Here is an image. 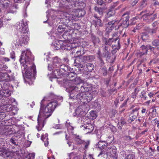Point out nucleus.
Listing matches in <instances>:
<instances>
[{
	"mask_svg": "<svg viewBox=\"0 0 159 159\" xmlns=\"http://www.w3.org/2000/svg\"><path fill=\"white\" fill-rule=\"evenodd\" d=\"M87 71H92L94 68V65L90 63H89L86 64Z\"/></svg>",
	"mask_w": 159,
	"mask_h": 159,
	"instance_id": "4be33fe9",
	"label": "nucleus"
},
{
	"mask_svg": "<svg viewBox=\"0 0 159 159\" xmlns=\"http://www.w3.org/2000/svg\"><path fill=\"white\" fill-rule=\"evenodd\" d=\"M67 2H70L71 3H73L78 2L79 0H66Z\"/></svg>",
	"mask_w": 159,
	"mask_h": 159,
	"instance_id": "49530a36",
	"label": "nucleus"
},
{
	"mask_svg": "<svg viewBox=\"0 0 159 159\" xmlns=\"http://www.w3.org/2000/svg\"><path fill=\"white\" fill-rule=\"evenodd\" d=\"M15 140H16V139H15V138H12L10 139V142L13 144L15 145H16L17 144V143L15 142Z\"/></svg>",
	"mask_w": 159,
	"mask_h": 159,
	"instance_id": "ea45409f",
	"label": "nucleus"
},
{
	"mask_svg": "<svg viewBox=\"0 0 159 159\" xmlns=\"http://www.w3.org/2000/svg\"><path fill=\"white\" fill-rule=\"evenodd\" d=\"M97 115L95 112L93 111H92L90 112V115L89 117L90 119L92 120H94L96 118Z\"/></svg>",
	"mask_w": 159,
	"mask_h": 159,
	"instance_id": "393cba45",
	"label": "nucleus"
},
{
	"mask_svg": "<svg viewBox=\"0 0 159 159\" xmlns=\"http://www.w3.org/2000/svg\"><path fill=\"white\" fill-rule=\"evenodd\" d=\"M70 68L68 66H66L64 64L61 65L58 68H57L56 70L57 71H59L58 73V75H62L65 74L66 72H68L70 70Z\"/></svg>",
	"mask_w": 159,
	"mask_h": 159,
	"instance_id": "0eeeda50",
	"label": "nucleus"
},
{
	"mask_svg": "<svg viewBox=\"0 0 159 159\" xmlns=\"http://www.w3.org/2000/svg\"><path fill=\"white\" fill-rule=\"evenodd\" d=\"M83 58L84 61H92L94 60L95 57L93 56H87L83 57Z\"/></svg>",
	"mask_w": 159,
	"mask_h": 159,
	"instance_id": "aec40b11",
	"label": "nucleus"
},
{
	"mask_svg": "<svg viewBox=\"0 0 159 159\" xmlns=\"http://www.w3.org/2000/svg\"><path fill=\"white\" fill-rule=\"evenodd\" d=\"M128 98L121 105V107H122L125 106L128 100Z\"/></svg>",
	"mask_w": 159,
	"mask_h": 159,
	"instance_id": "864d4df0",
	"label": "nucleus"
},
{
	"mask_svg": "<svg viewBox=\"0 0 159 159\" xmlns=\"http://www.w3.org/2000/svg\"><path fill=\"white\" fill-rule=\"evenodd\" d=\"M117 43L116 44H113L112 46V48L113 50L116 51L119 49L120 48V46L119 43V39L117 40Z\"/></svg>",
	"mask_w": 159,
	"mask_h": 159,
	"instance_id": "5701e85b",
	"label": "nucleus"
},
{
	"mask_svg": "<svg viewBox=\"0 0 159 159\" xmlns=\"http://www.w3.org/2000/svg\"><path fill=\"white\" fill-rule=\"evenodd\" d=\"M119 23L118 20H113L109 21L107 25L106 30L107 32H109L111 31L114 28L116 30H117L120 28V26L117 25Z\"/></svg>",
	"mask_w": 159,
	"mask_h": 159,
	"instance_id": "20e7f679",
	"label": "nucleus"
},
{
	"mask_svg": "<svg viewBox=\"0 0 159 159\" xmlns=\"http://www.w3.org/2000/svg\"><path fill=\"white\" fill-rule=\"evenodd\" d=\"M154 93L152 92H150L148 93V95L150 97H152L154 95Z\"/></svg>",
	"mask_w": 159,
	"mask_h": 159,
	"instance_id": "8fccbe9b",
	"label": "nucleus"
},
{
	"mask_svg": "<svg viewBox=\"0 0 159 159\" xmlns=\"http://www.w3.org/2000/svg\"><path fill=\"white\" fill-rule=\"evenodd\" d=\"M79 88H78V87L76 86H73L70 87L68 89L69 90L70 93V97L71 98H74V93L75 92H77V91L79 90Z\"/></svg>",
	"mask_w": 159,
	"mask_h": 159,
	"instance_id": "9d476101",
	"label": "nucleus"
},
{
	"mask_svg": "<svg viewBox=\"0 0 159 159\" xmlns=\"http://www.w3.org/2000/svg\"><path fill=\"white\" fill-rule=\"evenodd\" d=\"M84 128L86 130V132L87 133L91 132L93 129V125L90 124H88L86 126H84Z\"/></svg>",
	"mask_w": 159,
	"mask_h": 159,
	"instance_id": "412c9836",
	"label": "nucleus"
},
{
	"mask_svg": "<svg viewBox=\"0 0 159 159\" xmlns=\"http://www.w3.org/2000/svg\"><path fill=\"white\" fill-rule=\"evenodd\" d=\"M127 158L129 159H135L134 155L133 154H129L127 156Z\"/></svg>",
	"mask_w": 159,
	"mask_h": 159,
	"instance_id": "c03bdc74",
	"label": "nucleus"
},
{
	"mask_svg": "<svg viewBox=\"0 0 159 159\" xmlns=\"http://www.w3.org/2000/svg\"><path fill=\"white\" fill-rule=\"evenodd\" d=\"M146 111V109L145 108H143L141 111V112L142 113H145Z\"/></svg>",
	"mask_w": 159,
	"mask_h": 159,
	"instance_id": "680f3d73",
	"label": "nucleus"
},
{
	"mask_svg": "<svg viewBox=\"0 0 159 159\" xmlns=\"http://www.w3.org/2000/svg\"><path fill=\"white\" fill-rule=\"evenodd\" d=\"M108 146V143L105 141H99L96 145L97 147L101 149H103L106 148Z\"/></svg>",
	"mask_w": 159,
	"mask_h": 159,
	"instance_id": "2eb2a0df",
	"label": "nucleus"
},
{
	"mask_svg": "<svg viewBox=\"0 0 159 159\" xmlns=\"http://www.w3.org/2000/svg\"><path fill=\"white\" fill-rule=\"evenodd\" d=\"M147 46L149 48V49L150 50H151V51L153 50L154 49V47H152L150 45H147Z\"/></svg>",
	"mask_w": 159,
	"mask_h": 159,
	"instance_id": "3c124183",
	"label": "nucleus"
},
{
	"mask_svg": "<svg viewBox=\"0 0 159 159\" xmlns=\"http://www.w3.org/2000/svg\"><path fill=\"white\" fill-rule=\"evenodd\" d=\"M64 43L62 40H58L56 41L54 44L55 48L57 50L61 48L63 49L64 45Z\"/></svg>",
	"mask_w": 159,
	"mask_h": 159,
	"instance_id": "f8f14e48",
	"label": "nucleus"
},
{
	"mask_svg": "<svg viewBox=\"0 0 159 159\" xmlns=\"http://www.w3.org/2000/svg\"><path fill=\"white\" fill-rule=\"evenodd\" d=\"M114 102L115 106H117V103L119 102V99H116Z\"/></svg>",
	"mask_w": 159,
	"mask_h": 159,
	"instance_id": "6e6d98bb",
	"label": "nucleus"
},
{
	"mask_svg": "<svg viewBox=\"0 0 159 159\" xmlns=\"http://www.w3.org/2000/svg\"><path fill=\"white\" fill-rule=\"evenodd\" d=\"M65 25H60L58 27L57 29V31L59 33H62L63 31H65V32L63 35V37L65 38L64 37L65 36H70V34L68 32H70L71 30L70 29L68 30H66V28H65Z\"/></svg>",
	"mask_w": 159,
	"mask_h": 159,
	"instance_id": "1a4fd4ad",
	"label": "nucleus"
},
{
	"mask_svg": "<svg viewBox=\"0 0 159 159\" xmlns=\"http://www.w3.org/2000/svg\"><path fill=\"white\" fill-rule=\"evenodd\" d=\"M41 139L43 140V141H44V144L45 146H47L48 144V138H43V135H42Z\"/></svg>",
	"mask_w": 159,
	"mask_h": 159,
	"instance_id": "72a5a7b5",
	"label": "nucleus"
},
{
	"mask_svg": "<svg viewBox=\"0 0 159 159\" xmlns=\"http://www.w3.org/2000/svg\"><path fill=\"white\" fill-rule=\"evenodd\" d=\"M95 11L98 13L100 15H102V10L101 8H98L97 7H95L94 8Z\"/></svg>",
	"mask_w": 159,
	"mask_h": 159,
	"instance_id": "473e14b6",
	"label": "nucleus"
},
{
	"mask_svg": "<svg viewBox=\"0 0 159 159\" xmlns=\"http://www.w3.org/2000/svg\"><path fill=\"white\" fill-rule=\"evenodd\" d=\"M63 15H64V16L65 17H64V18L65 19H66V20L68 19L69 20H70V18L71 17V16L69 14L65 12V13H64Z\"/></svg>",
	"mask_w": 159,
	"mask_h": 159,
	"instance_id": "f704fd0d",
	"label": "nucleus"
},
{
	"mask_svg": "<svg viewBox=\"0 0 159 159\" xmlns=\"http://www.w3.org/2000/svg\"><path fill=\"white\" fill-rule=\"evenodd\" d=\"M149 17L147 15H143L141 17V19H143L144 20H146L149 19Z\"/></svg>",
	"mask_w": 159,
	"mask_h": 159,
	"instance_id": "37998d69",
	"label": "nucleus"
},
{
	"mask_svg": "<svg viewBox=\"0 0 159 159\" xmlns=\"http://www.w3.org/2000/svg\"><path fill=\"white\" fill-rule=\"evenodd\" d=\"M156 32V30L155 29H152L151 30V33L152 34L155 33Z\"/></svg>",
	"mask_w": 159,
	"mask_h": 159,
	"instance_id": "774afa93",
	"label": "nucleus"
},
{
	"mask_svg": "<svg viewBox=\"0 0 159 159\" xmlns=\"http://www.w3.org/2000/svg\"><path fill=\"white\" fill-rule=\"evenodd\" d=\"M105 154V152L104 150L102 151L98 155V157H103Z\"/></svg>",
	"mask_w": 159,
	"mask_h": 159,
	"instance_id": "a19ab883",
	"label": "nucleus"
},
{
	"mask_svg": "<svg viewBox=\"0 0 159 159\" xmlns=\"http://www.w3.org/2000/svg\"><path fill=\"white\" fill-rule=\"evenodd\" d=\"M112 12L111 11H110L108 12L107 15L110 16H112Z\"/></svg>",
	"mask_w": 159,
	"mask_h": 159,
	"instance_id": "4d7b16f0",
	"label": "nucleus"
},
{
	"mask_svg": "<svg viewBox=\"0 0 159 159\" xmlns=\"http://www.w3.org/2000/svg\"><path fill=\"white\" fill-rule=\"evenodd\" d=\"M110 50V49L107 46H105L104 48V50L105 52H108V50Z\"/></svg>",
	"mask_w": 159,
	"mask_h": 159,
	"instance_id": "09e8293b",
	"label": "nucleus"
},
{
	"mask_svg": "<svg viewBox=\"0 0 159 159\" xmlns=\"http://www.w3.org/2000/svg\"><path fill=\"white\" fill-rule=\"evenodd\" d=\"M31 52L30 50H27L26 52L25 51L22 52L20 59L21 64L24 69L25 76L28 78H30L32 72H33L34 75L36 73V67L34 65L30 66H28L31 60Z\"/></svg>",
	"mask_w": 159,
	"mask_h": 159,
	"instance_id": "f03ea898",
	"label": "nucleus"
},
{
	"mask_svg": "<svg viewBox=\"0 0 159 159\" xmlns=\"http://www.w3.org/2000/svg\"><path fill=\"white\" fill-rule=\"evenodd\" d=\"M150 100H149V101H147V102H145L144 103V104L145 105H148L150 103Z\"/></svg>",
	"mask_w": 159,
	"mask_h": 159,
	"instance_id": "e2e57ef3",
	"label": "nucleus"
},
{
	"mask_svg": "<svg viewBox=\"0 0 159 159\" xmlns=\"http://www.w3.org/2000/svg\"><path fill=\"white\" fill-rule=\"evenodd\" d=\"M139 0H134L132 3L133 5L134 6L138 2Z\"/></svg>",
	"mask_w": 159,
	"mask_h": 159,
	"instance_id": "603ef678",
	"label": "nucleus"
},
{
	"mask_svg": "<svg viewBox=\"0 0 159 159\" xmlns=\"http://www.w3.org/2000/svg\"><path fill=\"white\" fill-rule=\"evenodd\" d=\"M154 154V151H151V152H150L149 156H153Z\"/></svg>",
	"mask_w": 159,
	"mask_h": 159,
	"instance_id": "0e129e2a",
	"label": "nucleus"
},
{
	"mask_svg": "<svg viewBox=\"0 0 159 159\" xmlns=\"http://www.w3.org/2000/svg\"><path fill=\"white\" fill-rule=\"evenodd\" d=\"M64 45L63 48V49H66L67 50H70L72 48H74L75 47V46H73V45H75V43H68L67 44L65 42L64 43Z\"/></svg>",
	"mask_w": 159,
	"mask_h": 159,
	"instance_id": "dca6fc26",
	"label": "nucleus"
},
{
	"mask_svg": "<svg viewBox=\"0 0 159 159\" xmlns=\"http://www.w3.org/2000/svg\"><path fill=\"white\" fill-rule=\"evenodd\" d=\"M67 127H68V131H70L71 132H72L74 129V127L70 125V123H69V125H67Z\"/></svg>",
	"mask_w": 159,
	"mask_h": 159,
	"instance_id": "e433bc0d",
	"label": "nucleus"
},
{
	"mask_svg": "<svg viewBox=\"0 0 159 159\" xmlns=\"http://www.w3.org/2000/svg\"><path fill=\"white\" fill-rule=\"evenodd\" d=\"M86 97L84 100L83 101V103L88 102H90L93 98V95L89 92H87L85 93Z\"/></svg>",
	"mask_w": 159,
	"mask_h": 159,
	"instance_id": "a211bd4d",
	"label": "nucleus"
},
{
	"mask_svg": "<svg viewBox=\"0 0 159 159\" xmlns=\"http://www.w3.org/2000/svg\"><path fill=\"white\" fill-rule=\"evenodd\" d=\"M102 70L103 75L104 76L106 75L107 74V69L103 67L102 69Z\"/></svg>",
	"mask_w": 159,
	"mask_h": 159,
	"instance_id": "58836bf2",
	"label": "nucleus"
},
{
	"mask_svg": "<svg viewBox=\"0 0 159 159\" xmlns=\"http://www.w3.org/2000/svg\"><path fill=\"white\" fill-rule=\"evenodd\" d=\"M153 5L155 6H156L157 5H159V2L158 1H156L154 2Z\"/></svg>",
	"mask_w": 159,
	"mask_h": 159,
	"instance_id": "bf43d9fd",
	"label": "nucleus"
},
{
	"mask_svg": "<svg viewBox=\"0 0 159 159\" xmlns=\"http://www.w3.org/2000/svg\"><path fill=\"white\" fill-rule=\"evenodd\" d=\"M157 22H154L152 24V26L153 27L156 26L157 25Z\"/></svg>",
	"mask_w": 159,
	"mask_h": 159,
	"instance_id": "69168bd1",
	"label": "nucleus"
},
{
	"mask_svg": "<svg viewBox=\"0 0 159 159\" xmlns=\"http://www.w3.org/2000/svg\"><path fill=\"white\" fill-rule=\"evenodd\" d=\"M129 16L127 13H125L122 16V19H123V23L119 25L120 28L122 26L123 28H126L129 25Z\"/></svg>",
	"mask_w": 159,
	"mask_h": 159,
	"instance_id": "423d86ee",
	"label": "nucleus"
},
{
	"mask_svg": "<svg viewBox=\"0 0 159 159\" xmlns=\"http://www.w3.org/2000/svg\"><path fill=\"white\" fill-rule=\"evenodd\" d=\"M72 81L75 84H79L82 82V80L80 77H78L75 78L74 80H72Z\"/></svg>",
	"mask_w": 159,
	"mask_h": 159,
	"instance_id": "a878e982",
	"label": "nucleus"
},
{
	"mask_svg": "<svg viewBox=\"0 0 159 159\" xmlns=\"http://www.w3.org/2000/svg\"><path fill=\"white\" fill-rule=\"evenodd\" d=\"M23 43H24L22 38L21 39H19L18 42H16L15 45L16 46H21Z\"/></svg>",
	"mask_w": 159,
	"mask_h": 159,
	"instance_id": "2f4dec72",
	"label": "nucleus"
},
{
	"mask_svg": "<svg viewBox=\"0 0 159 159\" xmlns=\"http://www.w3.org/2000/svg\"><path fill=\"white\" fill-rule=\"evenodd\" d=\"M5 75H7V74L6 73L0 72V79H4Z\"/></svg>",
	"mask_w": 159,
	"mask_h": 159,
	"instance_id": "79ce46f5",
	"label": "nucleus"
},
{
	"mask_svg": "<svg viewBox=\"0 0 159 159\" xmlns=\"http://www.w3.org/2000/svg\"><path fill=\"white\" fill-rule=\"evenodd\" d=\"M95 24L96 25H98L99 26H102V23L100 19H98L96 20L95 21Z\"/></svg>",
	"mask_w": 159,
	"mask_h": 159,
	"instance_id": "c9c22d12",
	"label": "nucleus"
},
{
	"mask_svg": "<svg viewBox=\"0 0 159 159\" xmlns=\"http://www.w3.org/2000/svg\"><path fill=\"white\" fill-rule=\"evenodd\" d=\"M82 144H83V145L85 146V148H88V147L89 144V142H85L84 141V143Z\"/></svg>",
	"mask_w": 159,
	"mask_h": 159,
	"instance_id": "de8ad7c7",
	"label": "nucleus"
},
{
	"mask_svg": "<svg viewBox=\"0 0 159 159\" xmlns=\"http://www.w3.org/2000/svg\"><path fill=\"white\" fill-rule=\"evenodd\" d=\"M83 61V57L81 58L77 57L75 60L74 65L75 66L79 65L80 67L82 68L83 66L81 64V63L82 62H84Z\"/></svg>",
	"mask_w": 159,
	"mask_h": 159,
	"instance_id": "f3484780",
	"label": "nucleus"
},
{
	"mask_svg": "<svg viewBox=\"0 0 159 159\" xmlns=\"http://www.w3.org/2000/svg\"><path fill=\"white\" fill-rule=\"evenodd\" d=\"M44 101V100L43 99L40 102V108L38 119V126H36L39 131L41 130L44 126L46 119L51 116L57 105V101L55 100L50 102L44 108L43 105Z\"/></svg>",
	"mask_w": 159,
	"mask_h": 159,
	"instance_id": "f257e3e1",
	"label": "nucleus"
},
{
	"mask_svg": "<svg viewBox=\"0 0 159 159\" xmlns=\"http://www.w3.org/2000/svg\"><path fill=\"white\" fill-rule=\"evenodd\" d=\"M157 17V15L156 14H151L150 16V19H151L152 20H153L154 19L156 18Z\"/></svg>",
	"mask_w": 159,
	"mask_h": 159,
	"instance_id": "a18cd8bd",
	"label": "nucleus"
},
{
	"mask_svg": "<svg viewBox=\"0 0 159 159\" xmlns=\"http://www.w3.org/2000/svg\"><path fill=\"white\" fill-rule=\"evenodd\" d=\"M146 93V91L144 90L142 91L141 98V100L143 101L146 100V99L147 96L145 95Z\"/></svg>",
	"mask_w": 159,
	"mask_h": 159,
	"instance_id": "c85d7f7f",
	"label": "nucleus"
},
{
	"mask_svg": "<svg viewBox=\"0 0 159 159\" xmlns=\"http://www.w3.org/2000/svg\"><path fill=\"white\" fill-rule=\"evenodd\" d=\"M35 155L34 153H30L23 157L22 159H34Z\"/></svg>",
	"mask_w": 159,
	"mask_h": 159,
	"instance_id": "b1692460",
	"label": "nucleus"
},
{
	"mask_svg": "<svg viewBox=\"0 0 159 159\" xmlns=\"http://www.w3.org/2000/svg\"><path fill=\"white\" fill-rule=\"evenodd\" d=\"M119 39V37L117 36L116 38H112L109 39H107L105 38H103L102 40L103 41L105 42V45H110L113 42H116Z\"/></svg>",
	"mask_w": 159,
	"mask_h": 159,
	"instance_id": "9b49d317",
	"label": "nucleus"
},
{
	"mask_svg": "<svg viewBox=\"0 0 159 159\" xmlns=\"http://www.w3.org/2000/svg\"><path fill=\"white\" fill-rule=\"evenodd\" d=\"M22 38L24 44L27 43L29 40V38L27 35H24Z\"/></svg>",
	"mask_w": 159,
	"mask_h": 159,
	"instance_id": "c756f323",
	"label": "nucleus"
},
{
	"mask_svg": "<svg viewBox=\"0 0 159 159\" xmlns=\"http://www.w3.org/2000/svg\"><path fill=\"white\" fill-rule=\"evenodd\" d=\"M157 110L156 109H153L152 111V112L155 113L154 115H156V112Z\"/></svg>",
	"mask_w": 159,
	"mask_h": 159,
	"instance_id": "338daca9",
	"label": "nucleus"
},
{
	"mask_svg": "<svg viewBox=\"0 0 159 159\" xmlns=\"http://www.w3.org/2000/svg\"><path fill=\"white\" fill-rule=\"evenodd\" d=\"M147 47L144 45H143L140 49V56L147 54Z\"/></svg>",
	"mask_w": 159,
	"mask_h": 159,
	"instance_id": "6ab92c4d",
	"label": "nucleus"
},
{
	"mask_svg": "<svg viewBox=\"0 0 159 159\" xmlns=\"http://www.w3.org/2000/svg\"><path fill=\"white\" fill-rule=\"evenodd\" d=\"M75 112L76 114L77 115H81L82 114L81 110L80 109L79 107H78L75 110Z\"/></svg>",
	"mask_w": 159,
	"mask_h": 159,
	"instance_id": "4c0bfd02",
	"label": "nucleus"
},
{
	"mask_svg": "<svg viewBox=\"0 0 159 159\" xmlns=\"http://www.w3.org/2000/svg\"><path fill=\"white\" fill-rule=\"evenodd\" d=\"M64 61L66 63H67L69 61V60L67 58H65L63 59Z\"/></svg>",
	"mask_w": 159,
	"mask_h": 159,
	"instance_id": "052dcab7",
	"label": "nucleus"
},
{
	"mask_svg": "<svg viewBox=\"0 0 159 159\" xmlns=\"http://www.w3.org/2000/svg\"><path fill=\"white\" fill-rule=\"evenodd\" d=\"M152 45L156 47H157L159 50V40L156 39L153 40L152 42Z\"/></svg>",
	"mask_w": 159,
	"mask_h": 159,
	"instance_id": "cd10ccee",
	"label": "nucleus"
},
{
	"mask_svg": "<svg viewBox=\"0 0 159 159\" xmlns=\"http://www.w3.org/2000/svg\"><path fill=\"white\" fill-rule=\"evenodd\" d=\"M116 153V147L114 146H113L110 148H108L107 152V154H110L112 157H115Z\"/></svg>",
	"mask_w": 159,
	"mask_h": 159,
	"instance_id": "4468645a",
	"label": "nucleus"
},
{
	"mask_svg": "<svg viewBox=\"0 0 159 159\" xmlns=\"http://www.w3.org/2000/svg\"><path fill=\"white\" fill-rule=\"evenodd\" d=\"M75 139L78 144H81L84 143V141L81 139L79 136H76Z\"/></svg>",
	"mask_w": 159,
	"mask_h": 159,
	"instance_id": "7c9ffc66",
	"label": "nucleus"
},
{
	"mask_svg": "<svg viewBox=\"0 0 159 159\" xmlns=\"http://www.w3.org/2000/svg\"><path fill=\"white\" fill-rule=\"evenodd\" d=\"M19 151H13L12 152H11L6 151L5 152H4L2 154V155L3 157L5 158H6L7 159H11L13 156L15 157H18L19 156Z\"/></svg>",
	"mask_w": 159,
	"mask_h": 159,
	"instance_id": "6e6552de",
	"label": "nucleus"
},
{
	"mask_svg": "<svg viewBox=\"0 0 159 159\" xmlns=\"http://www.w3.org/2000/svg\"><path fill=\"white\" fill-rule=\"evenodd\" d=\"M53 65L56 68H58L61 65V60L58 57H54L53 60Z\"/></svg>",
	"mask_w": 159,
	"mask_h": 159,
	"instance_id": "ddd939ff",
	"label": "nucleus"
},
{
	"mask_svg": "<svg viewBox=\"0 0 159 159\" xmlns=\"http://www.w3.org/2000/svg\"><path fill=\"white\" fill-rule=\"evenodd\" d=\"M16 29L22 33H28V25L26 23H24L23 20L20 23H17L16 25Z\"/></svg>",
	"mask_w": 159,
	"mask_h": 159,
	"instance_id": "7ed1b4c3",
	"label": "nucleus"
},
{
	"mask_svg": "<svg viewBox=\"0 0 159 159\" xmlns=\"http://www.w3.org/2000/svg\"><path fill=\"white\" fill-rule=\"evenodd\" d=\"M136 94L135 92L133 93L132 95V97L133 98H135L136 96Z\"/></svg>",
	"mask_w": 159,
	"mask_h": 159,
	"instance_id": "5fc2aeb1",
	"label": "nucleus"
},
{
	"mask_svg": "<svg viewBox=\"0 0 159 159\" xmlns=\"http://www.w3.org/2000/svg\"><path fill=\"white\" fill-rule=\"evenodd\" d=\"M97 3L99 5H101L102 4L103 2L101 0H98L97 1Z\"/></svg>",
	"mask_w": 159,
	"mask_h": 159,
	"instance_id": "13d9d810",
	"label": "nucleus"
},
{
	"mask_svg": "<svg viewBox=\"0 0 159 159\" xmlns=\"http://www.w3.org/2000/svg\"><path fill=\"white\" fill-rule=\"evenodd\" d=\"M79 48H80V49L79 50L78 49L76 51V53L79 56L83 55L85 53L84 48L83 47H79Z\"/></svg>",
	"mask_w": 159,
	"mask_h": 159,
	"instance_id": "bb28decb",
	"label": "nucleus"
},
{
	"mask_svg": "<svg viewBox=\"0 0 159 159\" xmlns=\"http://www.w3.org/2000/svg\"><path fill=\"white\" fill-rule=\"evenodd\" d=\"M80 89L81 92L77 95L76 98L79 99L81 102H83V101L84 100L86 97V93H85L84 92L88 90V88L85 87L84 86L82 85L80 87Z\"/></svg>",
	"mask_w": 159,
	"mask_h": 159,
	"instance_id": "39448f33",
	"label": "nucleus"
}]
</instances>
